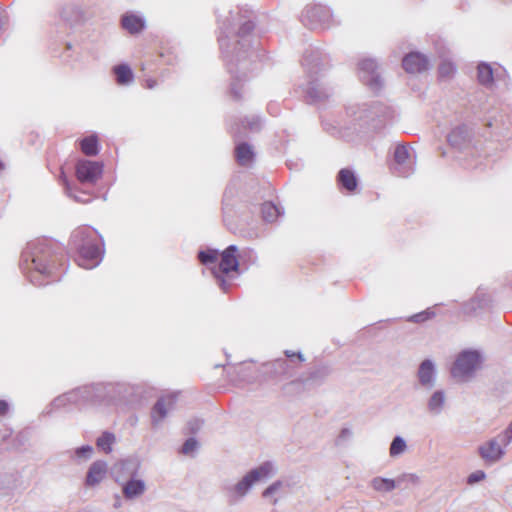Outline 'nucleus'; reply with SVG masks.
<instances>
[{
  "label": "nucleus",
  "mask_w": 512,
  "mask_h": 512,
  "mask_svg": "<svg viewBox=\"0 0 512 512\" xmlns=\"http://www.w3.org/2000/svg\"><path fill=\"white\" fill-rule=\"evenodd\" d=\"M219 47L226 69L231 76L230 94L242 99V88L248 75L259 69L261 55L255 40L253 13L238 9L220 25Z\"/></svg>",
  "instance_id": "nucleus-1"
},
{
  "label": "nucleus",
  "mask_w": 512,
  "mask_h": 512,
  "mask_svg": "<svg viewBox=\"0 0 512 512\" xmlns=\"http://www.w3.org/2000/svg\"><path fill=\"white\" fill-rule=\"evenodd\" d=\"M56 243L46 238L35 239L26 244L20 260V267L29 281L35 286L49 283L44 281L52 278L57 269V263L62 257L58 254Z\"/></svg>",
  "instance_id": "nucleus-2"
},
{
  "label": "nucleus",
  "mask_w": 512,
  "mask_h": 512,
  "mask_svg": "<svg viewBox=\"0 0 512 512\" xmlns=\"http://www.w3.org/2000/svg\"><path fill=\"white\" fill-rule=\"evenodd\" d=\"M70 246L78 253V265L85 269L95 268L102 260L103 239L92 227L83 226L74 230L70 237Z\"/></svg>",
  "instance_id": "nucleus-3"
},
{
  "label": "nucleus",
  "mask_w": 512,
  "mask_h": 512,
  "mask_svg": "<svg viewBox=\"0 0 512 512\" xmlns=\"http://www.w3.org/2000/svg\"><path fill=\"white\" fill-rule=\"evenodd\" d=\"M302 66L307 77L304 88L310 103H320L330 96V89L322 82L321 77L326 69V56L318 48H309L305 51Z\"/></svg>",
  "instance_id": "nucleus-4"
},
{
  "label": "nucleus",
  "mask_w": 512,
  "mask_h": 512,
  "mask_svg": "<svg viewBox=\"0 0 512 512\" xmlns=\"http://www.w3.org/2000/svg\"><path fill=\"white\" fill-rule=\"evenodd\" d=\"M273 474V464L266 461L256 468L248 471L238 482L224 481L221 485V492L229 506L241 502L251 491L253 486L269 478Z\"/></svg>",
  "instance_id": "nucleus-5"
},
{
  "label": "nucleus",
  "mask_w": 512,
  "mask_h": 512,
  "mask_svg": "<svg viewBox=\"0 0 512 512\" xmlns=\"http://www.w3.org/2000/svg\"><path fill=\"white\" fill-rule=\"evenodd\" d=\"M347 113L355 116V120L359 122L360 128L366 132H378L384 127V108L380 101H373L365 104L358 112L353 107L347 109Z\"/></svg>",
  "instance_id": "nucleus-6"
},
{
  "label": "nucleus",
  "mask_w": 512,
  "mask_h": 512,
  "mask_svg": "<svg viewBox=\"0 0 512 512\" xmlns=\"http://www.w3.org/2000/svg\"><path fill=\"white\" fill-rule=\"evenodd\" d=\"M512 442V422L496 437L478 447L480 457L488 464L498 462L505 454L504 448Z\"/></svg>",
  "instance_id": "nucleus-7"
},
{
  "label": "nucleus",
  "mask_w": 512,
  "mask_h": 512,
  "mask_svg": "<svg viewBox=\"0 0 512 512\" xmlns=\"http://www.w3.org/2000/svg\"><path fill=\"white\" fill-rule=\"evenodd\" d=\"M121 470L127 471L129 478L122 483V493L125 499L133 500L144 494L146 484L144 480L136 478L140 462L137 459L129 458L119 463Z\"/></svg>",
  "instance_id": "nucleus-8"
},
{
  "label": "nucleus",
  "mask_w": 512,
  "mask_h": 512,
  "mask_svg": "<svg viewBox=\"0 0 512 512\" xmlns=\"http://www.w3.org/2000/svg\"><path fill=\"white\" fill-rule=\"evenodd\" d=\"M238 248L236 245H229L222 253L221 260L218 267L212 269V274L216 279L217 285L224 292L227 293L231 283L225 278L230 272L238 271L239 261L236 256Z\"/></svg>",
  "instance_id": "nucleus-9"
},
{
  "label": "nucleus",
  "mask_w": 512,
  "mask_h": 512,
  "mask_svg": "<svg viewBox=\"0 0 512 512\" xmlns=\"http://www.w3.org/2000/svg\"><path fill=\"white\" fill-rule=\"evenodd\" d=\"M481 360V354L477 350H463L454 361L451 375L457 379H466L474 374Z\"/></svg>",
  "instance_id": "nucleus-10"
},
{
  "label": "nucleus",
  "mask_w": 512,
  "mask_h": 512,
  "mask_svg": "<svg viewBox=\"0 0 512 512\" xmlns=\"http://www.w3.org/2000/svg\"><path fill=\"white\" fill-rule=\"evenodd\" d=\"M300 20L304 26L310 29L329 28L333 23L330 9L321 4L306 6L302 11Z\"/></svg>",
  "instance_id": "nucleus-11"
},
{
  "label": "nucleus",
  "mask_w": 512,
  "mask_h": 512,
  "mask_svg": "<svg viewBox=\"0 0 512 512\" xmlns=\"http://www.w3.org/2000/svg\"><path fill=\"white\" fill-rule=\"evenodd\" d=\"M358 76L360 81L373 93L378 94L383 81L381 72L374 59H363L358 63Z\"/></svg>",
  "instance_id": "nucleus-12"
},
{
  "label": "nucleus",
  "mask_w": 512,
  "mask_h": 512,
  "mask_svg": "<svg viewBox=\"0 0 512 512\" xmlns=\"http://www.w3.org/2000/svg\"><path fill=\"white\" fill-rule=\"evenodd\" d=\"M390 170L394 175L402 178H407L414 173V166L405 145L398 144L395 147Z\"/></svg>",
  "instance_id": "nucleus-13"
},
{
  "label": "nucleus",
  "mask_w": 512,
  "mask_h": 512,
  "mask_svg": "<svg viewBox=\"0 0 512 512\" xmlns=\"http://www.w3.org/2000/svg\"><path fill=\"white\" fill-rule=\"evenodd\" d=\"M103 168L101 162L79 160L76 164V177L81 183L95 184L101 178Z\"/></svg>",
  "instance_id": "nucleus-14"
},
{
  "label": "nucleus",
  "mask_w": 512,
  "mask_h": 512,
  "mask_svg": "<svg viewBox=\"0 0 512 512\" xmlns=\"http://www.w3.org/2000/svg\"><path fill=\"white\" fill-rule=\"evenodd\" d=\"M176 398L173 395L162 396L157 399L151 409V423L153 427H158L166 418L169 411L174 409Z\"/></svg>",
  "instance_id": "nucleus-15"
},
{
  "label": "nucleus",
  "mask_w": 512,
  "mask_h": 512,
  "mask_svg": "<svg viewBox=\"0 0 512 512\" xmlns=\"http://www.w3.org/2000/svg\"><path fill=\"white\" fill-rule=\"evenodd\" d=\"M402 66L409 74H421L431 67L428 57L420 52H410L405 55Z\"/></svg>",
  "instance_id": "nucleus-16"
},
{
  "label": "nucleus",
  "mask_w": 512,
  "mask_h": 512,
  "mask_svg": "<svg viewBox=\"0 0 512 512\" xmlns=\"http://www.w3.org/2000/svg\"><path fill=\"white\" fill-rule=\"evenodd\" d=\"M417 378L419 385L426 389L431 390L434 388L437 379V371L434 362L431 359L423 360L417 371Z\"/></svg>",
  "instance_id": "nucleus-17"
},
{
  "label": "nucleus",
  "mask_w": 512,
  "mask_h": 512,
  "mask_svg": "<svg viewBox=\"0 0 512 512\" xmlns=\"http://www.w3.org/2000/svg\"><path fill=\"white\" fill-rule=\"evenodd\" d=\"M265 368L266 372L273 377H283L288 379L296 374L292 360L288 359H276L272 362L266 363Z\"/></svg>",
  "instance_id": "nucleus-18"
},
{
  "label": "nucleus",
  "mask_w": 512,
  "mask_h": 512,
  "mask_svg": "<svg viewBox=\"0 0 512 512\" xmlns=\"http://www.w3.org/2000/svg\"><path fill=\"white\" fill-rule=\"evenodd\" d=\"M472 133L468 126L459 125L451 130L447 136V141L451 147L463 150L467 148L471 142Z\"/></svg>",
  "instance_id": "nucleus-19"
},
{
  "label": "nucleus",
  "mask_w": 512,
  "mask_h": 512,
  "mask_svg": "<svg viewBox=\"0 0 512 512\" xmlns=\"http://www.w3.org/2000/svg\"><path fill=\"white\" fill-rule=\"evenodd\" d=\"M336 182L340 190L348 194H355L358 190V178L355 172L350 168L340 169L336 176Z\"/></svg>",
  "instance_id": "nucleus-20"
},
{
  "label": "nucleus",
  "mask_w": 512,
  "mask_h": 512,
  "mask_svg": "<svg viewBox=\"0 0 512 512\" xmlns=\"http://www.w3.org/2000/svg\"><path fill=\"white\" fill-rule=\"evenodd\" d=\"M121 26L128 33L135 35L141 33L146 27V20L143 16L126 12L121 16Z\"/></svg>",
  "instance_id": "nucleus-21"
},
{
  "label": "nucleus",
  "mask_w": 512,
  "mask_h": 512,
  "mask_svg": "<svg viewBox=\"0 0 512 512\" xmlns=\"http://www.w3.org/2000/svg\"><path fill=\"white\" fill-rule=\"evenodd\" d=\"M107 473V463L105 461H95L88 468L85 485L87 487H94L101 483Z\"/></svg>",
  "instance_id": "nucleus-22"
},
{
  "label": "nucleus",
  "mask_w": 512,
  "mask_h": 512,
  "mask_svg": "<svg viewBox=\"0 0 512 512\" xmlns=\"http://www.w3.org/2000/svg\"><path fill=\"white\" fill-rule=\"evenodd\" d=\"M419 483V477L413 473H404L395 479L386 478V492L395 488L405 490Z\"/></svg>",
  "instance_id": "nucleus-23"
},
{
  "label": "nucleus",
  "mask_w": 512,
  "mask_h": 512,
  "mask_svg": "<svg viewBox=\"0 0 512 512\" xmlns=\"http://www.w3.org/2000/svg\"><path fill=\"white\" fill-rule=\"evenodd\" d=\"M80 398L83 403H96L104 397L106 386L103 384H92L79 387Z\"/></svg>",
  "instance_id": "nucleus-24"
},
{
  "label": "nucleus",
  "mask_w": 512,
  "mask_h": 512,
  "mask_svg": "<svg viewBox=\"0 0 512 512\" xmlns=\"http://www.w3.org/2000/svg\"><path fill=\"white\" fill-rule=\"evenodd\" d=\"M61 17L71 24L81 22L84 19V11L80 5L76 3H68L63 6Z\"/></svg>",
  "instance_id": "nucleus-25"
},
{
  "label": "nucleus",
  "mask_w": 512,
  "mask_h": 512,
  "mask_svg": "<svg viewBox=\"0 0 512 512\" xmlns=\"http://www.w3.org/2000/svg\"><path fill=\"white\" fill-rule=\"evenodd\" d=\"M446 403V394L444 390H436L429 397L427 409L432 415H440Z\"/></svg>",
  "instance_id": "nucleus-26"
},
{
  "label": "nucleus",
  "mask_w": 512,
  "mask_h": 512,
  "mask_svg": "<svg viewBox=\"0 0 512 512\" xmlns=\"http://www.w3.org/2000/svg\"><path fill=\"white\" fill-rule=\"evenodd\" d=\"M113 73L118 85L127 86L134 80V73L128 64H119L113 67Z\"/></svg>",
  "instance_id": "nucleus-27"
},
{
  "label": "nucleus",
  "mask_w": 512,
  "mask_h": 512,
  "mask_svg": "<svg viewBox=\"0 0 512 512\" xmlns=\"http://www.w3.org/2000/svg\"><path fill=\"white\" fill-rule=\"evenodd\" d=\"M477 80L479 84L486 88H492L494 85V73L490 64L481 62L477 66Z\"/></svg>",
  "instance_id": "nucleus-28"
},
{
  "label": "nucleus",
  "mask_w": 512,
  "mask_h": 512,
  "mask_svg": "<svg viewBox=\"0 0 512 512\" xmlns=\"http://www.w3.org/2000/svg\"><path fill=\"white\" fill-rule=\"evenodd\" d=\"M235 155L237 162L242 166H246L253 161L255 154L252 146L246 142H241L235 148Z\"/></svg>",
  "instance_id": "nucleus-29"
},
{
  "label": "nucleus",
  "mask_w": 512,
  "mask_h": 512,
  "mask_svg": "<svg viewBox=\"0 0 512 512\" xmlns=\"http://www.w3.org/2000/svg\"><path fill=\"white\" fill-rule=\"evenodd\" d=\"M116 443V436L113 432L103 431L96 439V447L105 454L113 451V445Z\"/></svg>",
  "instance_id": "nucleus-30"
},
{
  "label": "nucleus",
  "mask_w": 512,
  "mask_h": 512,
  "mask_svg": "<svg viewBox=\"0 0 512 512\" xmlns=\"http://www.w3.org/2000/svg\"><path fill=\"white\" fill-rule=\"evenodd\" d=\"M240 126L251 132H258L261 130L262 121L259 116L255 115L244 117L241 119L240 124L237 125L235 131H233L235 136L240 134Z\"/></svg>",
  "instance_id": "nucleus-31"
},
{
  "label": "nucleus",
  "mask_w": 512,
  "mask_h": 512,
  "mask_svg": "<svg viewBox=\"0 0 512 512\" xmlns=\"http://www.w3.org/2000/svg\"><path fill=\"white\" fill-rule=\"evenodd\" d=\"M81 151L87 156H95L99 153V143L96 135H90L80 141Z\"/></svg>",
  "instance_id": "nucleus-32"
},
{
  "label": "nucleus",
  "mask_w": 512,
  "mask_h": 512,
  "mask_svg": "<svg viewBox=\"0 0 512 512\" xmlns=\"http://www.w3.org/2000/svg\"><path fill=\"white\" fill-rule=\"evenodd\" d=\"M261 214L266 222H274L281 215L280 209L273 202H264L261 206Z\"/></svg>",
  "instance_id": "nucleus-33"
},
{
  "label": "nucleus",
  "mask_w": 512,
  "mask_h": 512,
  "mask_svg": "<svg viewBox=\"0 0 512 512\" xmlns=\"http://www.w3.org/2000/svg\"><path fill=\"white\" fill-rule=\"evenodd\" d=\"M284 487V482L281 480H277L270 484L263 492L262 497L263 498H270L271 503L273 505H277L279 502V497H276L275 495L278 494L282 488Z\"/></svg>",
  "instance_id": "nucleus-34"
},
{
  "label": "nucleus",
  "mask_w": 512,
  "mask_h": 512,
  "mask_svg": "<svg viewBox=\"0 0 512 512\" xmlns=\"http://www.w3.org/2000/svg\"><path fill=\"white\" fill-rule=\"evenodd\" d=\"M407 449V444L402 436H395L390 444L389 454L395 458L402 455Z\"/></svg>",
  "instance_id": "nucleus-35"
},
{
  "label": "nucleus",
  "mask_w": 512,
  "mask_h": 512,
  "mask_svg": "<svg viewBox=\"0 0 512 512\" xmlns=\"http://www.w3.org/2000/svg\"><path fill=\"white\" fill-rule=\"evenodd\" d=\"M70 405L69 403V397L67 392L57 396L52 400V402L49 404V406L44 410V413L49 415L53 412V410H57L60 408H64L66 406Z\"/></svg>",
  "instance_id": "nucleus-36"
},
{
  "label": "nucleus",
  "mask_w": 512,
  "mask_h": 512,
  "mask_svg": "<svg viewBox=\"0 0 512 512\" xmlns=\"http://www.w3.org/2000/svg\"><path fill=\"white\" fill-rule=\"evenodd\" d=\"M219 252L217 249L200 250L198 252V259L201 264L209 265L216 262Z\"/></svg>",
  "instance_id": "nucleus-37"
},
{
  "label": "nucleus",
  "mask_w": 512,
  "mask_h": 512,
  "mask_svg": "<svg viewBox=\"0 0 512 512\" xmlns=\"http://www.w3.org/2000/svg\"><path fill=\"white\" fill-rule=\"evenodd\" d=\"M93 453L94 449L91 445H83L74 449L72 458L79 461H87L93 456Z\"/></svg>",
  "instance_id": "nucleus-38"
},
{
  "label": "nucleus",
  "mask_w": 512,
  "mask_h": 512,
  "mask_svg": "<svg viewBox=\"0 0 512 512\" xmlns=\"http://www.w3.org/2000/svg\"><path fill=\"white\" fill-rule=\"evenodd\" d=\"M484 306V299H480L478 296H475L470 301L464 303L462 307V311L464 314L472 315L476 313L478 309L483 308Z\"/></svg>",
  "instance_id": "nucleus-39"
},
{
  "label": "nucleus",
  "mask_w": 512,
  "mask_h": 512,
  "mask_svg": "<svg viewBox=\"0 0 512 512\" xmlns=\"http://www.w3.org/2000/svg\"><path fill=\"white\" fill-rule=\"evenodd\" d=\"M456 72L455 65L450 61H442L438 67L439 77L442 79L451 78Z\"/></svg>",
  "instance_id": "nucleus-40"
},
{
  "label": "nucleus",
  "mask_w": 512,
  "mask_h": 512,
  "mask_svg": "<svg viewBox=\"0 0 512 512\" xmlns=\"http://www.w3.org/2000/svg\"><path fill=\"white\" fill-rule=\"evenodd\" d=\"M436 316L434 308H427L424 311L416 313L409 318V321L414 323H423L427 320L433 319Z\"/></svg>",
  "instance_id": "nucleus-41"
},
{
  "label": "nucleus",
  "mask_w": 512,
  "mask_h": 512,
  "mask_svg": "<svg viewBox=\"0 0 512 512\" xmlns=\"http://www.w3.org/2000/svg\"><path fill=\"white\" fill-rule=\"evenodd\" d=\"M203 424H204V421L200 418L194 417V418L189 419L185 426V434H191V435L197 434L201 430Z\"/></svg>",
  "instance_id": "nucleus-42"
},
{
  "label": "nucleus",
  "mask_w": 512,
  "mask_h": 512,
  "mask_svg": "<svg viewBox=\"0 0 512 512\" xmlns=\"http://www.w3.org/2000/svg\"><path fill=\"white\" fill-rule=\"evenodd\" d=\"M331 373V369L328 366H321L312 371L309 375L308 380L318 381L323 380Z\"/></svg>",
  "instance_id": "nucleus-43"
},
{
  "label": "nucleus",
  "mask_w": 512,
  "mask_h": 512,
  "mask_svg": "<svg viewBox=\"0 0 512 512\" xmlns=\"http://www.w3.org/2000/svg\"><path fill=\"white\" fill-rule=\"evenodd\" d=\"M199 446V443L195 437H189L183 443L181 447V453L184 455H189L194 452Z\"/></svg>",
  "instance_id": "nucleus-44"
},
{
  "label": "nucleus",
  "mask_w": 512,
  "mask_h": 512,
  "mask_svg": "<svg viewBox=\"0 0 512 512\" xmlns=\"http://www.w3.org/2000/svg\"><path fill=\"white\" fill-rule=\"evenodd\" d=\"M62 184L64 186L65 193L67 196L73 198L77 202H85L86 200L81 196L74 193V190L70 183L68 182L67 178L63 175L62 176Z\"/></svg>",
  "instance_id": "nucleus-45"
},
{
  "label": "nucleus",
  "mask_w": 512,
  "mask_h": 512,
  "mask_svg": "<svg viewBox=\"0 0 512 512\" xmlns=\"http://www.w3.org/2000/svg\"><path fill=\"white\" fill-rule=\"evenodd\" d=\"M322 127L325 132L332 136H339L340 135V128L338 125L334 124L333 122L329 120H323L322 121Z\"/></svg>",
  "instance_id": "nucleus-46"
},
{
  "label": "nucleus",
  "mask_w": 512,
  "mask_h": 512,
  "mask_svg": "<svg viewBox=\"0 0 512 512\" xmlns=\"http://www.w3.org/2000/svg\"><path fill=\"white\" fill-rule=\"evenodd\" d=\"M12 476L9 474H0V493H5L12 486Z\"/></svg>",
  "instance_id": "nucleus-47"
},
{
  "label": "nucleus",
  "mask_w": 512,
  "mask_h": 512,
  "mask_svg": "<svg viewBox=\"0 0 512 512\" xmlns=\"http://www.w3.org/2000/svg\"><path fill=\"white\" fill-rule=\"evenodd\" d=\"M352 435L353 433L349 428H343L336 439V445H344L346 442L351 440Z\"/></svg>",
  "instance_id": "nucleus-48"
},
{
  "label": "nucleus",
  "mask_w": 512,
  "mask_h": 512,
  "mask_svg": "<svg viewBox=\"0 0 512 512\" xmlns=\"http://www.w3.org/2000/svg\"><path fill=\"white\" fill-rule=\"evenodd\" d=\"M485 477H486V474H485V472H484V471H482V470H477V471H475V472L471 473V474L468 476V478H467V483H468L469 485H473V484H475V483H477V482H480L481 480L485 479Z\"/></svg>",
  "instance_id": "nucleus-49"
},
{
  "label": "nucleus",
  "mask_w": 512,
  "mask_h": 512,
  "mask_svg": "<svg viewBox=\"0 0 512 512\" xmlns=\"http://www.w3.org/2000/svg\"><path fill=\"white\" fill-rule=\"evenodd\" d=\"M68 394V397H69V403L70 404H75V405H79V404H82L81 402V398H80V389L79 387L76 388V389H73L69 392H67Z\"/></svg>",
  "instance_id": "nucleus-50"
},
{
  "label": "nucleus",
  "mask_w": 512,
  "mask_h": 512,
  "mask_svg": "<svg viewBox=\"0 0 512 512\" xmlns=\"http://www.w3.org/2000/svg\"><path fill=\"white\" fill-rule=\"evenodd\" d=\"M285 355L287 358H289V360H292L293 361V358L294 357H297L299 362H303L305 359H304V356L301 352H293V351H290V350H286L285 351Z\"/></svg>",
  "instance_id": "nucleus-51"
},
{
  "label": "nucleus",
  "mask_w": 512,
  "mask_h": 512,
  "mask_svg": "<svg viewBox=\"0 0 512 512\" xmlns=\"http://www.w3.org/2000/svg\"><path fill=\"white\" fill-rule=\"evenodd\" d=\"M373 487H374L376 490H382V489H384V478H383V477L375 478V479L373 480Z\"/></svg>",
  "instance_id": "nucleus-52"
},
{
  "label": "nucleus",
  "mask_w": 512,
  "mask_h": 512,
  "mask_svg": "<svg viewBox=\"0 0 512 512\" xmlns=\"http://www.w3.org/2000/svg\"><path fill=\"white\" fill-rule=\"evenodd\" d=\"M9 411V403L6 400H0V416H4Z\"/></svg>",
  "instance_id": "nucleus-53"
},
{
  "label": "nucleus",
  "mask_w": 512,
  "mask_h": 512,
  "mask_svg": "<svg viewBox=\"0 0 512 512\" xmlns=\"http://www.w3.org/2000/svg\"><path fill=\"white\" fill-rule=\"evenodd\" d=\"M156 85H157L156 80H154V79H147L146 80V88L153 89L154 87H156Z\"/></svg>",
  "instance_id": "nucleus-54"
},
{
  "label": "nucleus",
  "mask_w": 512,
  "mask_h": 512,
  "mask_svg": "<svg viewBox=\"0 0 512 512\" xmlns=\"http://www.w3.org/2000/svg\"><path fill=\"white\" fill-rule=\"evenodd\" d=\"M120 505H121V504H120V502L118 501V502H116V503L114 504V507L118 508V507H120Z\"/></svg>",
  "instance_id": "nucleus-55"
},
{
  "label": "nucleus",
  "mask_w": 512,
  "mask_h": 512,
  "mask_svg": "<svg viewBox=\"0 0 512 512\" xmlns=\"http://www.w3.org/2000/svg\"><path fill=\"white\" fill-rule=\"evenodd\" d=\"M66 48H67V49H71V48H72V45H71L70 43H67V44H66Z\"/></svg>",
  "instance_id": "nucleus-56"
}]
</instances>
